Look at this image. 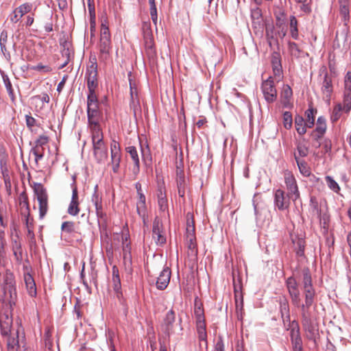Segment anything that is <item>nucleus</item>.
<instances>
[{
    "label": "nucleus",
    "mask_w": 351,
    "mask_h": 351,
    "mask_svg": "<svg viewBox=\"0 0 351 351\" xmlns=\"http://www.w3.org/2000/svg\"><path fill=\"white\" fill-rule=\"evenodd\" d=\"M317 114V110L313 108H309L305 112L306 117V125L308 128H312L315 123V114Z\"/></svg>",
    "instance_id": "79ce46f5"
},
{
    "label": "nucleus",
    "mask_w": 351,
    "mask_h": 351,
    "mask_svg": "<svg viewBox=\"0 0 351 351\" xmlns=\"http://www.w3.org/2000/svg\"><path fill=\"white\" fill-rule=\"evenodd\" d=\"M32 4L25 3L18 8L10 14V19L12 23H16L22 18V16L32 10Z\"/></svg>",
    "instance_id": "4468645a"
},
{
    "label": "nucleus",
    "mask_w": 351,
    "mask_h": 351,
    "mask_svg": "<svg viewBox=\"0 0 351 351\" xmlns=\"http://www.w3.org/2000/svg\"><path fill=\"white\" fill-rule=\"evenodd\" d=\"M176 314L173 310L168 311L161 325L162 331L168 337L174 333V322Z\"/></svg>",
    "instance_id": "ddd939ff"
},
{
    "label": "nucleus",
    "mask_w": 351,
    "mask_h": 351,
    "mask_svg": "<svg viewBox=\"0 0 351 351\" xmlns=\"http://www.w3.org/2000/svg\"><path fill=\"white\" fill-rule=\"evenodd\" d=\"M176 184L177 187H186V186L184 171L181 169H177L176 171Z\"/></svg>",
    "instance_id": "a18cd8bd"
},
{
    "label": "nucleus",
    "mask_w": 351,
    "mask_h": 351,
    "mask_svg": "<svg viewBox=\"0 0 351 351\" xmlns=\"http://www.w3.org/2000/svg\"><path fill=\"white\" fill-rule=\"evenodd\" d=\"M271 65L273 69L274 75L276 77L280 78L282 69L281 65L280 55L278 52H274L271 56Z\"/></svg>",
    "instance_id": "c756f323"
},
{
    "label": "nucleus",
    "mask_w": 351,
    "mask_h": 351,
    "mask_svg": "<svg viewBox=\"0 0 351 351\" xmlns=\"http://www.w3.org/2000/svg\"><path fill=\"white\" fill-rule=\"evenodd\" d=\"M292 115L289 112L283 114V125L286 129H290L292 126Z\"/></svg>",
    "instance_id": "052dcab7"
},
{
    "label": "nucleus",
    "mask_w": 351,
    "mask_h": 351,
    "mask_svg": "<svg viewBox=\"0 0 351 351\" xmlns=\"http://www.w3.org/2000/svg\"><path fill=\"white\" fill-rule=\"evenodd\" d=\"M19 204L21 207H25L29 210L28 197L25 191L22 192L19 197Z\"/></svg>",
    "instance_id": "bf43d9fd"
},
{
    "label": "nucleus",
    "mask_w": 351,
    "mask_h": 351,
    "mask_svg": "<svg viewBox=\"0 0 351 351\" xmlns=\"http://www.w3.org/2000/svg\"><path fill=\"white\" fill-rule=\"evenodd\" d=\"M99 105L87 106V117L90 131L101 129L99 123Z\"/></svg>",
    "instance_id": "f8f14e48"
},
{
    "label": "nucleus",
    "mask_w": 351,
    "mask_h": 351,
    "mask_svg": "<svg viewBox=\"0 0 351 351\" xmlns=\"http://www.w3.org/2000/svg\"><path fill=\"white\" fill-rule=\"evenodd\" d=\"M61 229L63 232L71 234L75 232V223L73 221H64L62 223Z\"/></svg>",
    "instance_id": "864d4df0"
},
{
    "label": "nucleus",
    "mask_w": 351,
    "mask_h": 351,
    "mask_svg": "<svg viewBox=\"0 0 351 351\" xmlns=\"http://www.w3.org/2000/svg\"><path fill=\"white\" fill-rule=\"evenodd\" d=\"M326 130V119L323 117H319L317 121L316 128L312 132L311 136L316 141H318L324 134Z\"/></svg>",
    "instance_id": "a878e982"
},
{
    "label": "nucleus",
    "mask_w": 351,
    "mask_h": 351,
    "mask_svg": "<svg viewBox=\"0 0 351 351\" xmlns=\"http://www.w3.org/2000/svg\"><path fill=\"white\" fill-rule=\"evenodd\" d=\"M342 110H343V108L341 104H337L334 106L330 115V120L332 123L337 121L340 119Z\"/></svg>",
    "instance_id": "c03bdc74"
},
{
    "label": "nucleus",
    "mask_w": 351,
    "mask_h": 351,
    "mask_svg": "<svg viewBox=\"0 0 351 351\" xmlns=\"http://www.w3.org/2000/svg\"><path fill=\"white\" fill-rule=\"evenodd\" d=\"M290 335L293 351H302V338L297 324L295 326H292Z\"/></svg>",
    "instance_id": "b1692460"
},
{
    "label": "nucleus",
    "mask_w": 351,
    "mask_h": 351,
    "mask_svg": "<svg viewBox=\"0 0 351 351\" xmlns=\"http://www.w3.org/2000/svg\"><path fill=\"white\" fill-rule=\"evenodd\" d=\"M122 245H123V258L124 265L126 269L131 270L132 267V254L130 243L128 241L127 237H122Z\"/></svg>",
    "instance_id": "a211bd4d"
},
{
    "label": "nucleus",
    "mask_w": 351,
    "mask_h": 351,
    "mask_svg": "<svg viewBox=\"0 0 351 351\" xmlns=\"http://www.w3.org/2000/svg\"><path fill=\"white\" fill-rule=\"evenodd\" d=\"M32 154L35 156V160L37 162L39 160H41L43 157V154L40 150V147H34L32 149Z\"/></svg>",
    "instance_id": "69168bd1"
},
{
    "label": "nucleus",
    "mask_w": 351,
    "mask_h": 351,
    "mask_svg": "<svg viewBox=\"0 0 351 351\" xmlns=\"http://www.w3.org/2000/svg\"><path fill=\"white\" fill-rule=\"evenodd\" d=\"M288 50L291 56L295 58H300L308 56V53L304 52L303 50L300 49L298 45L294 42H288Z\"/></svg>",
    "instance_id": "72a5a7b5"
},
{
    "label": "nucleus",
    "mask_w": 351,
    "mask_h": 351,
    "mask_svg": "<svg viewBox=\"0 0 351 351\" xmlns=\"http://www.w3.org/2000/svg\"><path fill=\"white\" fill-rule=\"evenodd\" d=\"M340 8L339 13L341 16L342 17L343 21L345 24L347 25V23L350 20V10H349V3L348 0H340L339 1Z\"/></svg>",
    "instance_id": "e433bc0d"
},
{
    "label": "nucleus",
    "mask_w": 351,
    "mask_h": 351,
    "mask_svg": "<svg viewBox=\"0 0 351 351\" xmlns=\"http://www.w3.org/2000/svg\"><path fill=\"white\" fill-rule=\"evenodd\" d=\"M343 111L346 113L349 112L351 109V86L348 87V84H346L343 92Z\"/></svg>",
    "instance_id": "c9c22d12"
},
{
    "label": "nucleus",
    "mask_w": 351,
    "mask_h": 351,
    "mask_svg": "<svg viewBox=\"0 0 351 351\" xmlns=\"http://www.w3.org/2000/svg\"><path fill=\"white\" fill-rule=\"evenodd\" d=\"M291 197L285 192L278 189L274 191V203L276 208L279 210L283 211L287 210L290 206V200Z\"/></svg>",
    "instance_id": "9d476101"
},
{
    "label": "nucleus",
    "mask_w": 351,
    "mask_h": 351,
    "mask_svg": "<svg viewBox=\"0 0 351 351\" xmlns=\"http://www.w3.org/2000/svg\"><path fill=\"white\" fill-rule=\"evenodd\" d=\"M284 180L287 194L291 197L293 202H295L300 199V193L295 176L291 172L287 171L284 173Z\"/></svg>",
    "instance_id": "423d86ee"
},
{
    "label": "nucleus",
    "mask_w": 351,
    "mask_h": 351,
    "mask_svg": "<svg viewBox=\"0 0 351 351\" xmlns=\"http://www.w3.org/2000/svg\"><path fill=\"white\" fill-rule=\"evenodd\" d=\"M322 91L327 99L329 100L332 92V84L331 79L328 77L327 74L324 75L322 86Z\"/></svg>",
    "instance_id": "4c0bfd02"
},
{
    "label": "nucleus",
    "mask_w": 351,
    "mask_h": 351,
    "mask_svg": "<svg viewBox=\"0 0 351 351\" xmlns=\"http://www.w3.org/2000/svg\"><path fill=\"white\" fill-rule=\"evenodd\" d=\"M294 157L300 173L305 177H308L311 175V169L307 163L303 160H300L296 154H294Z\"/></svg>",
    "instance_id": "ea45409f"
},
{
    "label": "nucleus",
    "mask_w": 351,
    "mask_h": 351,
    "mask_svg": "<svg viewBox=\"0 0 351 351\" xmlns=\"http://www.w3.org/2000/svg\"><path fill=\"white\" fill-rule=\"evenodd\" d=\"M112 284H113V289L115 292L117 298L119 299V300H121L123 298V294L121 291V280L119 277V269L117 266H113L112 268Z\"/></svg>",
    "instance_id": "4be33fe9"
},
{
    "label": "nucleus",
    "mask_w": 351,
    "mask_h": 351,
    "mask_svg": "<svg viewBox=\"0 0 351 351\" xmlns=\"http://www.w3.org/2000/svg\"><path fill=\"white\" fill-rule=\"evenodd\" d=\"M144 40L146 53L149 58H152L156 55V49L153 36L149 29L145 32Z\"/></svg>",
    "instance_id": "5701e85b"
},
{
    "label": "nucleus",
    "mask_w": 351,
    "mask_h": 351,
    "mask_svg": "<svg viewBox=\"0 0 351 351\" xmlns=\"http://www.w3.org/2000/svg\"><path fill=\"white\" fill-rule=\"evenodd\" d=\"M302 284L304 295V304L300 305L302 316H309V308L315 301V291L312 285V278L308 268L302 270Z\"/></svg>",
    "instance_id": "f03ea898"
},
{
    "label": "nucleus",
    "mask_w": 351,
    "mask_h": 351,
    "mask_svg": "<svg viewBox=\"0 0 351 351\" xmlns=\"http://www.w3.org/2000/svg\"><path fill=\"white\" fill-rule=\"evenodd\" d=\"M34 71H40L44 73H50L52 69L49 65H43L42 64H38L32 68Z\"/></svg>",
    "instance_id": "680f3d73"
},
{
    "label": "nucleus",
    "mask_w": 351,
    "mask_h": 351,
    "mask_svg": "<svg viewBox=\"0 0 351 351\" xmlns=\"http://www.w3.org/2000/svg\"><path fill=\"white\" fill-rule=\"evenodd\" d=\"M98 48L99 51V59L100 62H107L110 59L112 49L111 35L107 19H104L101 21Z\"/></svg>",
    "instance_id": "7ed1b4c3"
},
{
    "label": "nucleus",
    "mask_w": 351,
    "mask_h": 351,
    "mask_svg": "<svg viewBox=\"0 0 351 351\" xmlns=\"http://www.w3.org/2000/svg\"><path fill=\"white\" fill-rule=\"evenodd\" d=\"M130 97H131L130 105L135 106L136 104H138L137 88L136 87L133 86L131 82H130Z\"/></svg>",
    "instance_id": "6e6d98bb"
},
{
    "label": "nucleus",
    "mask_w": 351,
    "mask_h": 351,
    "mask_svg": "<svg viewBox=\"0 0 351 351\" xmlns=\"http://www.w3.org/2000/svg\"><path fill=\"white\" fill-rule=\"evenodd\" d=\"M295 130L300 135H303L306 132V121L300 115H296L295 117Z\"/></svg>",
    "instance_id": "a19ab883"
},
{
    "label": "nucleus",
    "mask_w": 351,
    "mask_h": 351,
    "mask_svg": "<svg viewBox=\"0 0 351 351\" xmlns=\"http://www.w3.org/2000/svg\"><path fill=\"white\" fill-rule=\"evenodd\" d=\"M162 223L159 219H156L153 223L152 237L158 245H162L166 242V237L161 230Z\"/></svg>",
    "instance_id": "aec40b11"
},
{
    "label": "nucleus",
    "mask_w": 351,
    "mask_h": 351,
    "mask_svg": "<svg viewBox=\"0 0 351 351\" xmlns=\"http://www.w3.org/2000/svg\"><path fill=\"white\" fill-rule=\"evenodd\" d=\"M198 337L200 341H206L207 333L206 328V323L196 324Z\"/></svg>",
    "instance_id": "de8ad7c7"
},
{
    "label": "nucleus",
    "mask_w": 351,
    "mask_h": 351,
    "mask_svg": "<svg viewBox=\"0 0 351 351\" xmlns=\"http://www.w3.org/2000/svg\"><path fill=\"white\" fill-rule=\"evenodd\" d=\"M297 156L299 157H306L308 154V148L304 145L302 143H298L297 145Z\"/></svg>",
    "instance_id": "13d9d810"
},
{
    "label": "nucleus",
    "mask_w": 351,
    "mask_h": 351,
    "mask_svg": "<svg viewBox=\"0 0 351 351\" xmlns=\"http://www.w3.org/2000/svg\"><path fill=\"white\" fill-rule=\"evenodd\" d=\"M289 32L294 40L299 38L298 21L295 16L293 15L289 17Z\"/></svg>",
    "instance_id": "58836bf2"
},
{
    "label": "nucleus",
    "mask_w": 351,
    "mask_h": 351,
    "mask_svg": "<svg viewBox=\"0 0 351 351\" xmlns=\"http://www.w3.org/2000/svg\"><path fill=\"white\" fill-rule=\"evenodd\" d=\"M0 170L2 178L10 177L9 158L4 152H0Z\"/></svg>",
    "instance_id": "c85d7f7f"
},
{
    "label": "nucleus",
    "mask_w": 351,
    "mask_h": 351,
    "mask_svg": "<svg viewBox=\"0 0 351 351\" xmlns=\"http://www.w3.org/2000/svg\"><path fill=\"white\" fill-rule=\"evenodd\" d=\"M34 191L39 204L40 217L43 218L48 209L47 194L46 190L41 184H36L34 186Z\"/></svg>",
    "instance_id": "0eeeda50"
},
{
    "label": "nucleus",
    "mask_w": 351,
    "mask_h": 351,
    "mask_svg": "<svg viewBox=\"0 0 351 351\" xmlns=\"http://www.w3.org/2000/svg\"><path fill=\"white\" fill-rule=\"evenodd\" d=\"M291 237L294 250L297 256H304L305 249V241L304 236L302 234L299 235L296 234H292Z\"/></svg>",
    "instance_id": "2eb2a0df"
},
{
    "label": "nucleus",
    "mask_w": 351,
    "mask_h": 351,
    "mask_svg": "<svg viewBox=\"0 0 351 351\" xmlns=\"http://www.w3.org/2000/svg\"><path fill=\"white\" fill-rule=\"evenodd\" d=\"M33 219L29 218V213L25 217V225L27 229V236L29 237L31 239H34V226H33Z\"/></svg>",
    "instance_id": "3c124183"
},
{
    "label": "nucleus",
    "mask_w": 351,
    "mask_h": 351,
    "mask_svg": "<svg viewBox=\"0 0 351 351\" xmlns=\"http://www.w3.org/2000/svg\"><path fill=\"white\" fill-rule=\"evenodd\" d=\"M12 319L8 315H1L0 317V331L2 336L7 337L11 333Z\"/></svg>",
    "instance_id": "393cba45"
},
{
    "label": "nucleus",
    "mask_w": 351,
    "mask_h": 351,
    "mask_svg": "<svg viewBox=\"0 0 351 351\" xmlns=\"http://www.w3.org/2000/svg\"><path fill=\"white\" fill-rule=\"evenodd\" d=\"M292 89L289 85H284L281 94L280 99L284 107L289 108L291 106V100L292 99Z\"/></svg>",
    "instance_id": "7c9ffc66"
},
{
    "label": "nucleus",
    "mask_w": 351,
    "mask_h": 351,
    "mask_svg": "<svg viewBox=\"0 0 351 351\" xmlns=\"http://www.w3.org/2000/svg\"><path fill=\"white\" fill-rule=\"evenodd\" d=\"M150 15L151 19L155 25H157L158 16H157V8L156 5H150Z\"/></svg>",
    "instance_id": "e2e57ef3"
},
{
    "label": "nucleus",
    "mask_w": 351,
    "mask_h": 351,
    "mask_svg": "<svg viewBox=\"0 0 351 351\" xmlns=\"http://www.w3.org/2000/svg\"><path fill=\"white\" fill-rule=\"evenodd\" d=\"M99 105V101L95 91H88L87 96V106Z\"/></svg>",
    "instance_id": "603ef678"
},
{
    "label": "nucleus",
    "mask_w": 351,
    "mask_h": 351,
    "mask_svg": "<svg viewBox=\"0 0 351 351\" xmlns=\"http://www.w3.org/2000/svg\"><path fill=\"white\" fill-rule=\"evenodd\" d=\"M8 40V32L6 30H3L0 35V47L1 51L5 54L6 51V43Z\"/></svg>",
    "instance_id": "4d7b16f0"
},
{
    "label": "nucleus",
    "mask_w": 351,
    "mask_h": 351,
    "mask_svg": "<svg viewBox=\"0 0 351 351\" xmlns=\"http://www.w3.org/2000/svg\"><path fill=\"white\" fill-rule=\"evenodd\" d=\"M286 286L293 304L296 306H300V291L296 280L292 276L288 278L286 280Z\"/></svg>",
    "instance_id": "9b49d317"
},
{
    "label": "nucleus",
    "mask_w": 351,
    "mask_h": 351,
    "mask_svg": "<svg viewBox=\"0 0 351 351\" xmlns=\"http://www.w3.org/2000/svg\"><path fill=\"white\" fill-rule=\"evenodd\" d=\"M325 180H326L328 186L332 191H333L335 193H338L340 191V187H339V184L331 176H327L325 178Z\"/></svg>",
    "instance_id": "8fccbe9b"
},
{
    "label": "nucleus",
    "mask_w": 351,
    "mask_h": 351,
    "mask_svg": "<svg viewBox=\"0 0 351 351\" xmlns=\"http://www.w3.org/2000/svg\"><path fill=\"white\" fill-rule=\"evenodd\" d=\"M261 90L264 98L267 103H273L277 98V90L275 88L272 77L263 82Z\"/></svg>",
    "instance_id": "6e6552de"
},
{
    "label": "nucleus",
    "mask_w": 351,
    "mask_h": 351,
    "mask_svg": "<svg viewBox=\"0 0 351 351\" xmlns=\"http://www.w3.org/2000/svg\"><path fill=\"white\" fill-rule=\"evenodd\" d=\"M97 63L95 56L90 58V64L86 71V79L88 91H95L98 86L97 80Z\"/></svg>",
    "instance_id": "39448f33"
},
{
    "label": "nucleus",
    "mask_w": 351,
    "mask_h": 351,
    "mask_svg": "<svg viewBox=\"0 0 351 351\" xmlns=\"http://www.w3.org/2000/svg\"><path fill=\"white\" fill-rule=\"evenodd\" d=\"M280 311L283 321H289L290 318L289 306L285 297L280 298Z\"/></svg>",
    "instance_id": "f704fd0d"
},
{
    "label": "nucleus",
    "mask_w": 351,
    "mask_h": 351,
    "mask_svg": "<svg viewBox=\"0 0 351 351\" xmlns=\"http://www.w3.org/2000/svg\"><path fill=\"white\" fill-rule=\"evenodd\" d=\"M157 196H158V199L167 198L165 187L163 184L158 185V191H157Z\"/></svg>",
    "instance_id": "338daca9"
},
{
    "label": "nucleus",
    "mask_w": 351,
    "mask_h": 351,
    "mask_svg": "<svg viewBox=\"0 0 351 351\" xmlns=\"http://www.w3.org/2000/svg\"><path fill=\"white\" fill-rule=\"evenodd\" d=\"M251 19L252 27L254 30L260 31L263 28V18L261 10L256 7L251 10Z\"/></svg>",
    "instance_id": "f3484780"
},
{
    "label": "nucleus",
    "mask_w": 351,
    "mask_h": 351,
    "mask_svg": "<svg viewBox=\"0 0 351 351\" xmlns=\"http://www.w3.org/2000/svg\"><path fill=\"white\" fill-rule=\"evenodd\" d=\"M125 152L129 154L134 163L132 173L136 176L140 172V160L137 149L136 147L130 145L125 148Z\"/></svg>",
    "instance_id": "412c9836"
},
{
    "label": "nucleus",
    "mask_w": 351,
    "mask_h": 351,
    "mask_svg": "<svg viewBox=\"0 0 351 351\" xmlns=\"http://www.w3.org/2000/svg\"><path fill=\"white\" fill-rule=\"evenodd\" d=\"M192 224L186 226V241H191L192 239H195V226L193 220L191 221Z\"/></svg>",
    "instance_id": "5fc2aeb1"
},
{
    "label": "nucleus",
    "mask_w": 351,
    "mask_h": 351,
    "mask_svg": "<svg viewBox=\"0 0 351 351\" xmlns=\"http://www.w3.org/2000/svg\"><path fill=\"white\" fill-rule=\"evenodd\" d=\"M3 82H4L5 88L8 93V95H9L10 99H12V101H14L15 99V97H14V90L12 89V84L7 75H3Z\"/></svg>",
    "instance_id": "09e8293b"
},
{
    "label": "nucleus",
    "mask_w": 351,
    "mask_h": 351,
    "mask_svg": "<svg viewBox=\"0 0 351 351\" xmlns=\"http://www.w3.org/2000/svg\"><path fill=\"white\" fill-rule=\"evenodd\" d=\"M97 188V186H95V189ZM91 201L95 206L97 216L99 218H102L104 215V213L103 212L101 197L99 195L96 190L92 195Z\"/></svg>",
    "instance_id": "473e14b6"
},
{
    "label": "nucleus",
    "mask_w": 351,
    "mask_h": 351,
    "mask_svg": "<svg viewBox=\"0 0 351 351\" xmlns=\"http://www.w3.org/2000/svg\"><path fill=\"white\" fill-rule=\"evenodd\" d=\"M19 330H17L14 333L7 336V350L8 351H19Z\"/></svg>",
    "instance_id": "cd10ccee"
},
{
    "label": "nucleus",
    "mask_w": 351,
    "mask_h": 351,
    "mask_svg": "<svg viewBox=\"0 0 351 351\" xmlns=\"http://www.w3.org/2000/svg\"><path fill=\"white\" fill-rule=\"evenodd\" d=\"M194 314L196 320V324L205 323L204 312L202 306L195 304Z\"/></svg>",
    "instance_id": "37998d69"
},
{
    "label": "nucleus",
    "mask_w": 351,
    "mask_h": 351,
    "mask_svg": "<svg viewBox=\"0 0 351 351\" xmlns=\"http://www.w3.org/2000/svg\"><path fill=\"white\" fill-rule=\"evenodd\" d=\"M110 152L112 169L113 172L117 173L119 172L121 161V152L119 143L115 140H112L110 143Z\"/></svg>",
    "instance_id": "1a4fd4ad"
},
{
    "label": "nucleus",
    "mask_w": 351,
    "mask_h": 351,
    "mask_svg": "<svg viewBox=\"0 0 351 351\" xmlns=\"http://www.w3.org/2000/svg\"><path fill=\"white\" fill-rule=\"evenodd\" d=\"M92 143L93 154L98 162H102L108 158V149L104 142L101 130H92Z\"/></svg>",
    "instance_id": "20e7f679"
},
{
    "label": "nucleus",
    "mask_w": 351,
    "mask_h": 351,
    "mask_svg": "<svg viewBox=\"0 0 351 351\" xmlns=\"http://www.w3.org/2000/svg\"><path fill=\"white\" fill-rule=\"evenodd\" d=\"M32 99L35 103H41L42 106H40V108H43L44 107L45 104H48L50 101V97L47 93H43L40 95H36L32 97Z\"/></svg>",
    "instance_id": "49530a36"
},
{
    "label": "nucleus",
    "mask_w": 351,
    "mask_h": 351,
    "mask_svg": "<svg viewBox=\"0 0 351 351\" xmlns=\"http://www.w3.org/2000/svg\"><path fill=\"white\" fill-rule=\"evenodd\" d=\"M72 197L67 212L70 215L76 216L80 213L78 193L75 182L72 184Z\"/></svg>",
    "instance_id": "dca6fc26"
},
{
    "label": "nucleus",
    "mask_w": 351,
    "mask_h": 351,
    "mask_svg": "<svg viewBox=\"0 0 351 351\" xmlns=\"http://www.w3.org/2000/svg\"><path fill=\"white\" fill-rule=\"evenodd\" d=\"M171 270L168 267H165L157 278L156 285L158 289L164 290L169 284Z\"/></svg>",
    "instance_id": "6ab92c4d"
},
{
    "label": "nucleus",
    "mask_w": 351,
    "mask_h": 351,
    "mask_svg": "<svg viewBox=\"0 0 351 351\" xmlns=\"http://www.w3.org/2000/svg\"><path fill=\"white\" fill-rule=\"evenodd\" d=\"M17 298L16 281L14 274L6 271L0 282V300L10 307L15 305Z\"/></svg>",
    "instance_id": "f257e3e1"
},
{
    "label": "nucleus",
    "mask_w": 351,
    "mask_h": 351,
    "mask_svg": "<svg viewBox=\"0 0 351 351\" xmlns=\"http://www.w3.org/2000/svg\"><path fill=\"white\" fill-rule=\"evenodd\" d=\"M26 125L29 128H32L36 124V119L32 117L30 114L25 115Z\"/></svg>",
    "instance_id": "774afa93"
},
{
    "label": "nucleus",
    "mask_w": 351,
    "mask_h": 351,
    "mask_svg": "<svg viewBox=\"0 0 351 351\" xmlns=\"http://www.w3.org/2000/svg\"><path fill=\"white\" fill-rule=\"evenodd\" d=\"M49 138L45 135L40 136L36 141V147H40L47 143Z\"/></svg>",
    "instance_id": "0e129e2a"
},
{
    "label": "nucleus",
    "mask_w": 351,
    "mask_h": 351,
    "mask_svg": "<svg viewBox=\"0 0 351 351\" xmlns=\"http://www.w3.org/2000/svg\"><path fill=\"white\" fill-rule=\"evenodd\" d=\"M24 268L27 270V267L24 266ZM24 281L28 294L31 297H35L37 293L36 283L32 276L28 272V271L24 272Z\"/></svg>",
    "instance_id": "bb28decb"
},
{
    "label": "nucleus",
    "mask_w": 351,
    "mask_h": 351,
    "mask_svg": "<svg viewBox=\"0 0 351 351\" xmlns=\"http://www.w3.org/2000/svg\"><path fill=\"white\" fill-rule=\"evenodd\" d=\"M145 201L146 198L144 194H140L138 195V200L136 202V212L138 215L143 219L144 222H145L147 212Z\"/></svg>",
    "instance_id": "2f4dec72"
}]
</instances>
